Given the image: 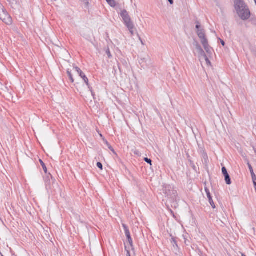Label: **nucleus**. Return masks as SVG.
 Wrapping results in <instances>:
<instances>
[{
    "label": "nucleus",
    "instance_id": "nucleus-1",
    "mask_svg": "<svg viewBox=\"0 0 256 256\" xmlns=\"http://www.w3.org/2000/svg\"><path fill=\"white\" fill-rule=\"evenodd\" d=\"M234 4L236 12L240 18L242 20L248 19L250 16V12L244 1L243 0H235Z\"/></svg>",
    "mask_w": 256,
    "mask_h": 256
},
{
    "label": "nucleus",
    "instance_id": "nucleus-2",
    "mask_svg": "<svg viewBox=\"0 0 256 256\" xmlns=\"http://www.w3.org/2000/svg\"><path fill=\"white\" fill-rule=\"evenodd\" d=\"M162 192L166 198L171 200H174L176 198L177 191L170 184H164L162 187Z\"/></svg>",
    "mask_w": 256,
    "mask_h": 256
},
{
    "label": "nucleus",
    "instance_id": "nucleus-3",
    "mask_svg": "<svg viewBox=\"0 0 256 256\" xmlns=\"http://www.w3.org/2000/svg\"><path fill=\"white\" fill-rule=\"evenodd\" d=\"M0 19L7 25H11L12 24V17L1 4H0Z\"/></svg>",
    "mask_w": 256,
    "mask_h": 256
},
{
    "label": "nucleus",
    "instance_id": "nucleus-4",
    "mask_svg": "<svg viewBox=\"0 0 256 256\" xmlns=\"http://www.w3.org/2000/svg\"><path fill=\"white\" fill-rule=\"evenodd\" d=\"M120 15L121 17L122 18L126 26L128 28H132V21L131 18L128 14V12L126 10H122Z\"/></svg>",
    "mask_w": 256,
    "mask_h": 256
},
{
    "label": "nucleus",
    "instance_id": "nucleus-5",
    "mask_svg": "<svg viewBox=\"0 0 256 256\" xmlns=\"http://www.w3.org/2000/svg\"><path fill=\"white\" fill-rule=\"evenodd\" d=\"M122 227L124 229V233L128 239V243L130 244V246H132V238H131L130 232L129 230L128 226L126 224H123Z\"/></svg>",
    "mask_w": 256,
    "mask_h": 256
},
{
    "label": "nucleus",
    "instance_id": "nucleus-6",
    "mask_svg": "<svg viewBox=\"0 0 256 256\" xmlns=\"http://www.w3.org/2000/svg\"><path fill=\"white\" fill-rule=\"evenodd\" d=\"M74 68L77 72L79 76L83 79L84 82L86 84V86H88V80L84 74L82 72V70L78 66H74Z\"/></svg>",
    "mask_w": 256,
    "mask_h": 256
},
{
    "label": "nucleus",
    "instance_id": "nucleus-7",
    "mask_svg": "<svg viewBox=\"0 0 256 256\" xmlns=\"http://www.w3.org/2000/svg\"><path fill=\"white\" fill-rule=\"evenodd\" d=\"M196 33L202 43L208 40L206 37L205 32L204 29L202 28L200 30H197Z\"/></svg>",
    "mask_w": 256,
    "mask_h": 256
},
{
    "label": "nucleus",
    "instance_id": "nucleus-8",
    "mask_svg": "<svg viewBox=\"0 0 256 256\" xmlns=\"http://www.w3.org/2000/svg\"><path fill=\"white\" fill-rule=\"evenodd\" d=\"M205 191L206 194V196H208V199L209 202L212 208H216V206L214 204V202L213 201V200L212 198V197L211 196L210 192L208 188H205Z\"/></svg>",
    "mask_w": 256,
    "mask_h": 256
},
{
    "label": "nucleus",
    "instance_id": "nucleus-9",
    "mask_svg": "<svg viewBox=\"0 0 256 256\" xmlns=\"http://www.w3.org/2000/svg\"><path fill=\"white\" fill-rule=\"evenodd\" d=\"M205 50L208 54H211L212 52V48L209 46L208 41H206V42H204L202 43Z\"/></svg>",
    "mask_w": 256,
    "mask_h": 256
},
{
    "label": "nucleus",
    "instance_id": "nucleus-10",
    "mask_svg": "<svg viewBox=\"0 0 256 256\" xmlns=\"http://www.w3.org/2000/svg\"><path fill=\"white\" fill-rule=\"evenodd\" d=\"M248 168L250 170V174L252 175L253 182L255 183V182H256V176L255 175L254 170H253V168H252L251 164H250V162L248 163Z\"/></svg>",
    "mask_w": 256,
    "mask_h": 256
},
{
    "label": "nucleus",
    "instance_id": "nucleus-11",
    "mask_svg": "<svg viewBox=\"0 0 256 256\" xmlns=\"http://www.w3.org/2000/svg\"><path fill=\"white\" fill-rule=\"evenodd\" d=\"M196 50H197V52L198 54V56L200 58H202L204 56H205L206 54H205L204 52V50H202V48L200 46H198V48H196Z\"/></svg>",
    "mask_w": 256,
    "mask_h": 256
},
{
    "label": "nucleus",
    "instance_id": "nucleus-12",
    "mask_svg": "<svg viewBox=\"0 0 256 256\" xmlns=\"http://www.w3.org/2000/svg\"><path fill=\"white\" fill-rule=\"evenodd\" d=\"M224 176V179H225L226 184L228 185L232 183V182H231V179L230 178V175L226 174V176Z\"/></svg>",
    "mask_w": 256,
    "mask_h": 256
},
{
    "label": "nucleus",
    "instance_id": "nucleus-13",
    "mask_svg": "<svg viewBox=\"0 0 256 256\" xmlns=\"http://www.w3.org/2000/svg\"><path fill=\"white\" fill-rule=\"evenodd\" d=\"M108 4L112 8L116 6V2L114 0H106Z\"/></svg>",
    "mask_w": 256,
    "mask_h": 256
},
{
    "label": "nucleus",
    "instance_id": "nucleus-14",
    "mask_svg": "<svg viewBox=\"0 0 256 256\" xmlns=\"http://www.w3.org/2000/svg\"><path fill=\"white\" fill-rule=\"evenodd\" d=\"M188 162H190V166L194 170L197 172L196 167L194 164V162L190 160H188Z\"/></svg>",
    "mask_w": 256,
    "mask_h": 256
},
{
    "label": "nucleus",
    "instance_id": "nucleus-15",
    "mask_svg": "<svg viewBox=\"0 0 256 256\" xmlns=\"http://www.w3.org/2000/svg\"><path fill=\"white\" fill-rule=\"evenodd\" d=\"M67 74L69 77V78L70 80L72 82H74V79L73 78V77H72V74L71 73V71L68 69L67 70Z\"/></svg>",
    "mask_w": 256,
    "mask_h": 256
},
{
    "label": "nucleus",
    "instance_id": "nucleus-16",
    "mask_svg": "<svg viewBox=\"0 0 256 256\" xmlns=\"http://www.w3.org/2000/svg\"><path fill=\"white\" fill-rule=\"evenodd\" d=\"M40 163L41 166L42 167V168L46 174L47 173V168L46 167V164L42 160H40Z\"/></svg>",
    "mask_w": 256,
    "mask_h": 256
},
{
    "label": "nucleus",
    "instance_id": "nucleus-17",
    "mask_svg": "<svg viewBox=\"0 0 256 256\" xmlns=\"http://www.w3.org/2000/svg\"><path fill=\"white\" fill-rule=\"evenodd\" d=\"M80 1H81L84 4V7L86 8H89V0H80Z\"/></svg>",
    "mask_w": 256,
    "mask_h": 256
},
{
    "label": "nucleus",
    "instance_id": "nucleus-18",
    "mask_svg": "<svg viewBox=\"0 0 256 256\" xmlns=\"http://www.w3.org/2000/svg\"><path fill=\"white\" fill-rule=\"evenodd\" d=\"M171 243L174 246H178L177 242H176L175 238H174V237L172 238Z\"/></svg>",
    "mask_w": 256,
    "mask_h": 256
},
{
    "label": "nucleus",
    "instance_id": "nucleus-19",
    "mask_svg": "<svg viewBox=\"0 0 256 256\" xmlns=\"http://www.w3.org/2000/svg\"><path fill=\"white\" fill-rule=\"evenodd\" d=\"M106 52L109 58H112V56L111 54L110 48H108L106 50Z\"/></svg>",
    "mask_w": 256,
    "mask_h": 256
},
{
    "label": "nucleus",
    "instance_id": "nucleus-20",
    "mask_svg": "<svg viewBox=\"0 0 256 256\" xmlns=\"http://www.w3.org/2000/svg\"><path fill=\"white\" fill-rule=\"evenodd\" d=\"M222 174H224V176H226V175L228 174V171H227V170H226V167L223 166L222 168Z\"/></svg>",
    "mask_w": 256,
    "mask_h": 256
},
{
    "label": "nucleus",
    "instance_id": "nucleus-21",
    "mask_svg": "<svg viewBox=\"0 0 256 256\" xmlns=\"http://www.w3.org/2000/svg\"><path fill=\"white\" fill-rule=\"evenodd\" d=\"M144 160L146 162H147V163H148V164H150V165H152V160L150 159V158H144Z\"/></svg>",
    "mask_w": 256,
    "mask_h": 256
},
{
    "label": "nucleus",
    "instance_id": "nucleus-22",
    "mask_svg": "<svg viewBox=\"0 0 256 256\" xmlns=\"http://www.w3.org/2000/svg\"><path fill=\"white\" fill-rule=\"evenodd\" d=\"M196 28L197 29V30H200L201 28H200V22L198 21H196Z\"/></svg>",
    "mask_w": 256,
    "mask_h": 256
},
{
    "label": "nucleus",
    "instance_id": "nucleus-23",
    "mask_svg": "<svg viewBox=\"0 0 256 256\" xmlns=\"http://www.w3.org/2000/svg\"><path fill=\"white\" fill-rule=\"evenodd\" d=\"M88 86V88H89L90 90V91L92 93V96L94 98V92H93L92 90V88L90 86V84H88V86Z\"/></svg>",
    "mask_w": 256,
    "mask_h": 256
},
{
    "label": "nucleus",
    "instance_id": "nucleus-24",
    "mask_svg": "<svg viewBox=\"0 0 256 256\" xmlns=\"http://www.w3.org/2000/svg\"><path fill=\"white\" fill-rule=\"evenodd\" d=\"M193 45L196 47V48L200 46V44L196 40H194Z\"/></svg>",
    "mask_w": 256,
    "mask_h": 256
},
{
    "label": "nucleus",
    "instance_id": "nucleus-25",
    "mask_svg": "<svg viewBox=\"0 0 256 256\" xmlns=\"http://www.w3.org/2000/svg\"><path fill=\"white\" fill-rule=\"evenodd\" d=\"M128 30H130V34H132V35H133L134 34V25L133 24H132V28H128Z\"/></svg>",
    "mask_w": 256,
    "mask_h": 256
},
{
    "label": "nucleus",
    "instance_id": "nucleus-26",
    "mask_svg": "<svg viewBox=\"0 0 256 256\" xmlns=\"http://www.w3.org/2000/svg\"><path fill=\"white\" fill-rule=\"evenodd\" d=\"M96 166H98L99 168H100L101 170H102L103 166H102V164L101 162H97V164H96Z\"/></svg>",
    "mask_w": 256,
    "mask_h": 256
},
{
    "label": "nucleus",
    "instance_id": "nucleus-27",
    "mask_svg": "<svg viewBox=\"0 0 256 256\" xmlns=\"http://www.w3.org/2000/svg\"><path fill=\"white\" fill-rule=\"evenodd\" d=\"M202 58H204L205 59L208 64H210V60H208V58L206 54L205 55V56H204Z\"/></svg>",
    "mask_w": 256,
    "mask_h": 256
},
{
    "label": "nucleus",
    "instance_id": "nucleus-28",
    "mask_svg": "<svg viewBox=\"0 0 256 256\" xmlns=\"http://www.w3.org/2000/svg\"><path fill=\"white\" fill-rule=\"evenodd\" d=\"M47 178H48V180H46L45 181H46V184H49L50 182H48L49 180H48V178H49V176H47Z\"/></svg>",
    "mask_w": 256,
    "mask_h": 256
},
{
    "label": "nucleus",
    "instance_id": "nucleus-29",
    "mask_svg": "<svg viewBox=\"0 0 256 256\" xmlns=\"http://www.w3.org/2000/svg\"><path fill=\"white\" fill-rule=\"evenodd\" d=\"M220 42H221V44H222L223 46H224L225 45V42H224L223 40H220Z\"/></svg>",
    "mask_w": 256,
    "mask_h": 256
},
{
    "label": "nucleus",
    "instance_id": "nucleus-30",
    "mask_svg": "<svg viewBox=\"0 0 256 256\" xmlns=\"http://www.w3.org/2000/svg\"><path fill=\"white\" fill-rule=\"evenodd\" d=\"M138 37H139V40H140V42H141L142 44V45H144V42H143L141 38H140V36H138Z\"/></svg>",
    "mask_w": 256,
    "mask_h": 256
},
{
    "label": "nucleus",
    "instance_id": "nucleus-31",
    "mask_svg": "<svg viewBox=\"0 0 256 256\" xmlns=\"http://www.w3.org/2000/svg\"><path fill=\"white\" fill-rule=\"evenodd\" d=\"M168 2L171 4H174V0H168Z\"/></svg>",
    "mask_w": 256,
    "mask_h": 256
},
{
    "label": "nucleus",
    "instance_id": "nucleus-32",
    "mask_svg": "<svg viewBox=\"0 0 256 256\" xmlns=\"http://www.w3.org/2000/svg\"><path fill=\"white\" fill-rule=\"evenodd\" d=\"M108 148H110L112 151L113 152H114V148L112 147V146H110Z\"/></svg>",
    "mask_w": 256,
    "mask_h": 256
},
{
    "label": "nucleus",
    "instance_id": "nucleus-33",
    "mask_svg": "<svg viewBox=\"0 0 256 256\" xmlns=\"http://www.w3.org/2000/svg\"><path fill=\"white\" fill-rule=\"evenodd\" d=\"M127 256H130V252L129 250H127V254H126Z\"/></svg>",
    "mask_w": 256,
    "mask_h": 256
},
{
    "label": "nucleus",
    "instance_id": "nucleus-34",
    "mask_svg": "<svg viewBox=\"0 0 256 256\" xmlns=\"http://www.w3.org/2000/svg\"><path fill=\"white\" fill-rule=\"evenodd\" d=\"M242 256H246L244 254H242Z\"/></svg>",
    "mask_w": 256,
    "mask_h": 256
},
{
    "label": "nucleus",
    "instance_id": "nucleus-35",
    "mask_svg": "<svg viewBox=\"0 0 256 256\" xmlns=\"http://www.w3.org/2000/svg\"><path fill=\"white\" fill-rule=\"evenodd\" d=\"M2 256H3L2 254Z\"/></svg>",
    "mask_w": 256,
    "mask_h": 256
}]
</instances>
